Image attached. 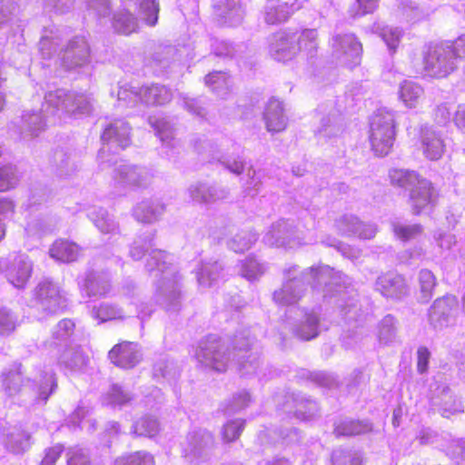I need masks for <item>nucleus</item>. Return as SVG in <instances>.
Masks as SVG:
<instances>
[{
	"label": "nucleus",
	"mask_w": 465,
	"mask_h": 465,
	"mask_svg": "<svg viewBox=\"0 0 465 465\" xmlns=\"http://www.w3.org/2000/svg\"><path fill=\"white\" fill-rule=\"evenodd\" d=\"M316 379L319 381V383L322 386H330L331 382L329 381V378L326 377L324 373H319L316 375Z\"/></svg>",
	"instance_id": "nucleus-59"
},
{
	"label": "nucleus",
	"mask_w": 465,
	"mask_h": 465,
	"mask_svg": "<svg viewBox=\"0 0 465 465\" xmlns=\"http://www.w3.org/2000/svg\"><path fill=\"white\" fill-rule=\"evenodd\" d=\"M430 398L431 406L436 408L445 418L463 411L461 402L455 398L450 389L445 384H436Z\"/></svg>",
	"instance_id": "nucleus-10"
},
{
	"label": "nucleus",
	"mask_w": 465,
	"mask_h": 465,
	"mask_svg": "<svg viewBox=\"0 0 465 465\" xmlns=\"http://www.w3.org/2000/svg\"><path fill=\"white\" fill-rule=\"evenodd\" d=\"M114 27L118 33L128 35L136 30V22L130 12L117 14L114 17Z\"/></svg>",
	"instance_id": "nucleus-36"
},
{
	"label": "nucleus",
	"mask_w": 465,
	"mask_h": 465,
	"mask_svg": "<svg viewBox=\"0 0 465 465\" xmlns=\"http://www.w3.org/2000/svg\"><path fill=\"white\" fill-rule=\"evenodd\" d=\"M16 322V317L8 309H0V335H9L15 329Z\"/></svg>",
	"instance_id": "nucleus-43"
},
{
	"label": "nucleus",
	"mask_w": 465,
	"mask_h": 465,
	"mask_svg": "<svg viewBox=\"0 0 465 465\" xmlns=\"http://www.w3.org/2000/svg\"><path fill=\"white\" fill-rule=\"evenodd\" d=\"M119 428H120V425L118 422L116 421H112V422H109L108 423V428L107 430L110 431V430H114L115 433H117L119 431Z\"/></svg>",
	"instance_id": "nucleus-61"
},
{
	"label": "nucleus",
	"mask_w": 465,
	"mask_h": 465,
	"mask_svg": "<svg viewBox=\"0 0 465 465\" xmlns=\"http://www.w3.org/2000/svg\"><path fill=\"white\" fill-rule=\"evenodd\" d=\"M436 437L437 435L435 431H433L430 428H423L417 434V440L422 445L433 442Z\"/></svg>",
	"instance_id": "nucleus-54"
},
{
	"label": "nucleus",
	"mask_w": 465,
	"mask_h": 465,
	"mask_svg": "<svg viewBox=\"0 0 465 465\" xmlns=\"http://www.w3.org/2000/svg\"><path fill=\"white\" fill-rule=\"evenodd\" d=\"M419 282L421 291H432L437 285L436 277L429 270L420 272Z\"/></svg>",
	"instance_id": "nucleus-48"
},
{
	"label": "nucleus",
	"mask_w": 465,
	"mask_h": 465,
	"mask_svg": "<svg viewBox=\"0 0 465 465\" xmlns=\"http://www.w3.org/2000/svg\"><path fill=\"white\" fill-rule=\"evenodd\" d=\"M443 152L444 143L440 137L434 134L425 136L423 140V153L428 159L431 161L438 160L442 156Z\"/></svg>",
	"instance_id": "nucleus-32"
},
{
	"label": "nucleus",
	"mask_w": 465,
	"mask_h": 465,
	"mask_svg": "<svg viewBox=\"0 0 465 465\" xmlns=\"http://www.w3.org/2000/svg\"><path fill=\"white\" fill-rule=\"evenodd\" d=\"M379 340L387 344L391 342L396 336L395 320L391 315H386L379 326Z\"/></svg>",
	"instance_id": "nucleus-38"
},
{
	"label": "nucleus",
	"mask_w": 465,
	"mask_h": 465,
	"mask_svg": "<svg viewBox=\"0 0 465 465\" xmlns=\"http://www.w3.org/2000/svg\"><path fill=\"white\" fill-rule=\"evenodd\" d=\"M119 128L115 124H109L105 127L102 134V140L105 143H110L114 140H118Z\"/></svg>",
	"instance_id": "nucleus-55"
},
{
	"label": "nucleus",
	"mask_w": 465,
	"mask_h": 465,
	"mask_svg": "<svg viewBox=\"0 0 465 465\" xmlns=\"http://www.w3.org/2000/svg\"><path fill=\"white\" fill-rule=\"evenodd\" d=\"M333 465H361L362 457L358 451L337 450L331 455Z\"/></svg>",
	"instance_id": "nucleus-34"
},
{
	"label": "nucleus",
	"mask_w": 465,
	"mask_h": 465,
	"mask_svg": "<svg viewBox=\"0 0 465 465\" xmlns=\"http://www.w3.org/2000/svg\"><path fill=\"white\" fill-rule=\"evenodd\" d=\"M81 254V248L74 242L66 239L55 240L50 249V255L60 262H75Z\"/></svg>",
	"instance_id": "nucleus-17"
},
{
	"label": "nucleus",
	"mask_w": 465,
	"mask_h": 465,
	"mask_svg": "<svg viewBox=\"0 0 465 465\" xmlns=\"http://www.w3.org/2000/svg\"><path fill=\"white\" fill-rule=\"evenodd\" d=\"M1 441L13 453H23L31 446L30 435L18 427H4L1 432Z\"/></svg>",
	"instance_id": "nucleus-13"
},
{
	"label": "nucleus",
	"mask_w": 465,
	"mask_h": 465,
	"mask_svg": "<svg viewBox=\"0 0 465 465\" xmlns=\"http://www.w3.org/2000/svg\"><path fill=\"white\" fill-rule=\"evenodd\" d=\"M252 344L253 338L251 337L249 330H244L234 337L233 358H237V368L242 376L256 374L261 365L259 352L251 349Z\"/></svg>",
	"instance_id": "nucleus-6"
},
{
	"label": "nucleus",
	"mask_w": 465,
	"mask_h": 465,
	"mask_svg": "<svg viewBox=\"0 0 465 465\" xmlns=\"http://www.w3.org/2000/svg\"><path fill=\"white\" fill-rule=\"evenodd\" d=\"M217 74H209L205 76L204 82L207 85H213L216 83Z\"/></svg>",
	"instance_id": "nucleus-60"
},
{
	"label": "nucleus",
	"mask_w": 465,
	"mask_h": 465,
	"mask_svg": "<svg viewBox=\"0 0 465 465\" xmlns=\"http://www.w3.org/2000/svg\"><path fill=\"white\" fill-rule=\"evenodd\" d=\"M15 204L10 198L5 197L0 199V216L6 217L15 213Z\"/></svg>",
	"instance_id": "nucleus-53"
},
{
	"label": "nucleus",
	"mask_w": 465,
	"mask_h": 465,
	"mask_svg": "<svg viewBox=\"0 0 465 465\" xmlns=\"http://www.w3.org/2000/svg\"><path fill=\"white\" fill-rule=\"evenodd\" d=\"M396 140V121L392 113L377 111L371 121L369 141L371 148L378 157L388 155Z\"/></svg>",
	"instance_id": "nucleus-3"
},
{
	"label": "nucleus",
	"mask_w": 465,
	"mask_h": 465,
	"mask_svg": "<svg viewBox=\"0 0 465 465\" xmlns=\"http://www.w3.org/2000/svg\"><path fill=\"white\" fill-rule=\"evenodd\" d=\"M457 299L447 294L437 299L430 309L429 322L436 331H443L456 324Z\"/></svg>",
	"instance_id": "nucleus-7"
},
{
	"label": "nucleus",
	"mask_w": 465,
	"mask_h": 465,
	"mask_svg": "<svg viewBox=\"0 0 465 465\" xmlns=\"http://www.w3.org/2000/svg\"><path fill=\"white\" fill-rule=\"evenodd\" d=\"M421 65L426 75L437 79L446 78L457 69L446 41L426 45L421 53Z\"/></svg>",
	"instance_id": "nucleus-4"
},
{
	"label": "nucleus",
	"mask_w": 465,
	"mask_h": 465,
	"mask_svg": "<svg viewBox=\"0 0 465 465\" xmlns=\"http://www.w3.org/2000/svg\"><path fill=\"white\" fill-rule=\"evenodd\" d=\"M380 0H355L352 11L355 15H364L375 11Z\"/></svg>",
	"instance_id": "nucleus-44"
},
{
	"label": "nucleus",
	"mask_w": 465,
	"mask_h": 465,
	"mask_svg": "<svg viewBox=\"0 0 465 465\" xmlns=\"http://www.w3.org/2000/svg\"><path fill=\"white\" fill-rule=\"evenodd\" d=\"M138 94L140 100L150 106H163L173 99V93L170 88L155 84L142 86Z\"/></svg>",
	"instance_id": "nucleus-15"
},
{
	"label": "nucleus",
	"mask_w": 465,
	"mask_h": 465,
	"mask_svg": "<svg viewBox=\"0 0 465 465\" xmlns=\"http://www.w3.org/2000/svg\"><path fill=\"white\" fill-rule=\"evenodd\" d=\"M294 33L298 53L302 50L312 53L318 49V33L315 29H304Z\"/></svg>",
	"instance_id": "nucleus-29"
},
{
	"label": "nucleus",
	"mask_w": 465,
	"mask_h": 465,
	"mask_svg": "<svg viewBox=\"0 0 465 465\" xmlns=\"http://www.w3.org/2000/svg\"><path fill=\"white\" fill-rule=\"evenodd\" d=\"M293 333L304 341L316 338L320 333V314L315 311L305 312L302 319L294 325Z\"/></svg>",
	"instance_id": "nucleus-18"
},
{
	"label": "nucleus",
	"mask_w": 465,
	"mask_h": 465,
	"mask_svg": "<svg viewBox=\"0 0 465 465\" xmlns=\"http://www.w3.org/2000/svg\"><path fill=\"white\" fill-rule=\"evenodd\" d=\"M258 465H290V464H289V461L287 460L279 459V460H273L272 462L271 461L262 460V461L259 462Z\"/></svg>",
	"instance_id": "nucleus-58"
},
{
	"label": "nucleus",
	"mask_w": 465,
	"mask_h": 465,
	"mask_svg": "<svg viewBox=\"0 0 465 465\" xmlns=\"http://www.w3.org/2000/svg\"><path fill=\"white\" fill-rule=\"evenodd\" d=\"M274 302L282 306H289L296 303L300 297L297 292H273Z\"/></svg>",
	"instance_id": "nucleus-50"
},
{
	"label": "nucleus",
	"mask_w": 465,
	"mask_h": 465,
	"mask_svg": "<svg viewBox=\"0 0 465 465\" xmlns=\"http://www.w3.org/2000/svg\"><path fill=\"white\" fill-rule=\"evenodd\" d=\"M90 307L93 318L99 320L101 322L122 317V312L119 309L105 302H101L98 304L94 303Z\"/></svg>",
	"instance_id": "nucleus-31"
},
{
	"label": "nucleus",
	"mask_w": 465,
	"mask_h": 465,
	"mask_svg": "<svg viewBox=\"0 0 465 465\" xmlns=\"http://www.w3.org/2000/svg\"><path fill=\"white\" fill-rule=\"evenodd\" d=\"M454 121L458 127L465 128V105H461L458 108Z\"/></svg>",
	"instance_id": "nucleus-57"
},
{
	"label": "nucleus",
	"mask_w": 465,
	"mask_h": 465,
	"mask_svg": "<svg viewBox=\"0 0 465 465\" xmlns=\"http://www.w3.org/2000/svg\"><path fill=\"white\" fill-rule=\"evenodd\" d=\"M371 430V424L367 421L345 420L336 425L334 432L337 436H354Z\"/></svg>",
	"instance_id": "nucleus-24"
},
{
	"label": "nucleus",
	"mask_w": 465,
	"mask_h": 465,
	"mask_svg": "<svg viewBox=\"0 0 465 465\" xmlns=\"http://www.w3.org/2000/svg\"><path fill=\"white\" fill-rule=\"evenodd\" d=\"M422 94V87L409 80L403 81L399 90L400 99L410 108L415 107L418 104Z\"/></svg>",
	"instance_id": "nucleus-23"
},
{
	"label": "nucleus",
	"mask_w": 465,
	"mask_h": 465,
	"mask_svg": "<svg viewBox=\"0 0 465 465\" xmlns=\"http://www.w3.org/2000/svg\"><path fill=\"white\" fill-rule=\"evenodd\" d=\"M35 295V304L37 310H42L45 312L53 314L61 312L66 308V300L60 294V292H34Z\"/></svg>",
	"instance_id": "nucleus-19"
},
{
	"label": "nucleus",
	"mask_w": 465,
	"mask_h": 465,
	"mask_svg": "<svg viewBox=\"0 0 465 465\" xmlns=\"http://www.w3.org/2000/svg\"><path fill=\"white\" fill-rule=\"evenodd\" d=\"M454 60L465 59V35H461L452 41H446Z\"/></svg>",
	"instance_id": "nucleus-46"
},
{
	"label": "nucleus",
	"mask_w": 465,
	"mask_h": 465,
	"mask_svg": "<svg viewBox=\"0 0 465 465\" xmlns=\"http://www.w3.org/2000/svg\"><path fill=\"white\" fill-rule=\"evenodd\" d=\"M114 465H154L153 457L146 451H136L115 460Z\"/></svg>",
	"instance_id": "nucleus-35"
},
{
	"label": "nucleus",
	"mask_w": 465,
	"mask_h": 465,
	"mask_svg": "<svg viewBox=\"0 0 465 465\" xmlns=\"http://www.w3.org/2000/svg\"><path fill=\"white\" fill-rule=\"evenodd\" d=\"M342 311H345V315L349 314L350 312H351V307L349 306L348 308H344L342 309Z\"/></svg>",
	"instance_id": "nucleus-64"
},
{
	"label": "nucleus",
	"mask_w": 465,
	"mask_h": 465,
	"mask_svg": "<svg viewBox=\"0 0 465 465\" xmlns=\"http://www.w3.org/2000/svg\"><path fill=\"white\" fill-rule=\"evenodd\" d=\"M383 40L386 45L393 51L399 46L401 42V33L397 30H385L382 34Z\"/></svg>",
	"instance_id": "nucleus-51"
},
{
	"label": "nucleus",
	"mask_w": 465,
	"mask_h": 465,
	"mask_svg": "<svg viewBox=\"0 0 465 465\" xmlns=\"http://www.w3.org/2000/svg\"><path fill=\"white\" fill-rule=\"evenodd\" d=\"M232 171L235 173H242V171H243V165L242 164H240V165H237L235 169H232Z\"/></svg>",
	"instance_id": "nucleus-62"
},
{
	"label": "nucleus",
	"mask_w": 465,
	"mask_h": 465,
	"mask_svg": "<svg viewBox=\"0 0 465 465\" xmlns=\"http://www.w3.org/2000/svg\"><path fill=\"white\" fill-rule=\"evenodd\" d=\"M195 358L205 367L220 372L226 371L231 362L228 347L214 334L208 335L199 342Z\"/></svg>",
	"instance_id": "nucleus-5"
},
{
	"label": "nucleus",
	"mask_w": 465,
	"mask_h": 465,
	"mask_svg": "<svg viewBox=\"0 0 465 465\" xmlns=\"http://www.w3.org/2000/svg\"><path fill=\"white\" fill-rule=\"evenodd\" d=\"M305 411L301 408L297 409L295 411V416L297 419L302 420H311L318 411L317 403L313 401L308 400L306 401Z\"/></svg>",
	"instance_id": "nucleus-49"
},
{
	"label": "nucleus",
	"mask_w": 465,
	"mask_h": 465,
	"mask_svg": "<svg viewBox=\"0 0 465 465\" xmlns=\"http://www.w3.org/2000/svg\"><path fill=\"white\" fill-rule=\"evenodd\" d=\"M245 421L242 420H233L228 421L223 430V439L224 441L231 442L238 439L244 428Z\"/></svg>",
	"instance_id": "nucleus-42"
},
{
	"label": "nucleus",
	"mask_w": 465,
	"mask_h": 465,
	"mask_svg": "<svg viewBox=\"0 0 465 465\" xmlns=\"http://www.w3.org/2000/svg\"><path fill=\"white\" fill-rule=\"evenodd\" d=\"M164 211V205L160 203L143 201L134 207V216L140 223H151L157 221Z\"/></svg>",
	"instance_id": "nucleus-21"
},
{
	"label": "nucleus",
	"mask_w": 465,
	"mask_h": 465,
	"mask_svg": "<svg viewBox=\"0 0 465 465\" xmlns=\"http://www.w3.org/2000/svg\"><path fill=\"white\" fill-rule=\"evenodd\" d=\"M263 273L264 268L254 255L246 257L241 263V275L250 282L258 280Z\"/></svg>",
	"instance_id": "nucleus-30"
},
{
	"label": "nucleus",
	"mask_w": 465,
	"mask_h": 465,
	"mask_svg": "<svg viewBox=\"0 0 465 465\" xmlns=\"http://www.w3.org/2000/svg\"><path fill=\"white\" fill-rule=\"evenodd\" d=\"M32 262L28 256L17 253L8 271V281L17 289H23L26 286L31 278Z\"/></svg>",
	"instance_id": "nucleus-14"
},
{
	"label": "nucleus",
	"mask_w": 465,
	"mask_h": 465,
	"mask_svg": "<svg viewBox=\"0 0 465 465\" xmlns=\"http://www.w3.org/2000/svg\"><path fill=\"white\" fill-rule=\"evenodd\" d=\"M18 182L15 166L12 164L0 165V192H7L15 188Z\"/></svg>",
	"instance_id": "nucleus-33"
},
{
	"label": "nucleus",
	"mask_w": 465,
	"mask_h": 465,
	"mask_svg": "<svg viewBox=\"0 0 465 465\" xmlns=\"http://www.w3.org/2000/svg\"><path fill=\"white\" fill-rule=\"evenodd\" d=\"M461 309H462L463 312H465V293L462 295V298H461Z\"/></svg>",
	"instance_id": "nucleus-63"
},
{
	"label": "nucleus",
	"mask_w": 465,
	"mask_h": 465,
	"mask_svg": "<svg viewBox=\"0 0 465 465\" xmlns=\"http://www.w3.org/2000/svg\"><path fill=\"white\" fill-rule=\"evenodd\" d=\"M250 401L251 396L249 392L242 391L232 396V400L226 404L223 411L226 414L234 413L247 407Z\"/></svg>",
	"instance_id": "nucleus-40"
},
{
	"label": "nucleus",
	"mask_w": 465,
	"mask_h": 465,
	"mask_svg": "<svg viewBox=\"0 0 465 465\" xmlns=\"http://www.w3.org/2000/svg\"><path fill=\"white\" fill-rule=\"evenodd\" d=\"M159 431L158 420L151 416L142 417L135 421L132 427V433L136 436H143L152 438Z\"/></svg>",
	"instance_id": "nucleus-28"
},
{
	"label": "nucleus",
	"mask_w": 465,
	"mask_h": 465,
	"mask_svg": "<svg viewBox=\"0 0 465 465\" xmlns=\"http://www.w3.org/2000/svg\"><path fill=\"white\" fill-rule=\"evenodd\" d=\"M213 447V437L205 430H196L188 433L183 443V452L192 461L207 457Z\"/></svg>",
	"instance_id": "nucleus-8"
},
{
	"label": "nucleus",
	"mask_w": 465,
	"mask_h": 465,
	"mask_svg": "<svg viewBox=\"0 0 465 465\" xmlns=\"http://www.w3.org/2000/svg\"><path fill=\"white\" fill-rule=\"evenodd\" d=\"M68 465H92L90 453L86 449L74 447L67 452Z\"/></svg>",
	"instance_id": "nucleus-41"
},
{
	"label": "nucleus",
	"mask_w": 465,
	"mask_h": 465,
	"mask_svg": "<svg viewBox=\"0 0 465 465\" xmlns=\"http://www.w3.org/2000/svg\"><path fill=\"white\" fill-rule=\"evenodd\" d=\"M74 322L70 319L60 321L57 324L56 331L54 332V337L45 342V347L55 351L54 356H57L62 348L66 346L68 339L74 333Z\"/></svg>",
	"instance_id": "nucleus-20"
},
{
	"label": "nucleus",
	"mask_w": 465,
	"mask_h": 465,
	"mask_svg": "<svg viewBox=\"0 0 465 465\" xmlns=\"http://www.w3.org/2000/svg\"><path fill=\"white\" fill-rule=\"evenodd\" d=\"M269 51L271 55L279 62L292 59L298 54L295 33L285 30L273 34L270 41Z\"/></svg>",
	"instance_id": "nucleus-9"
},
{
	"label": "nucleus",
	"mask_w": 465,
	"mask_h": 465,
	"mask_svg": "<svg viewBox=\"0 0 465 465\" xmlns=\"http://www.w3.org/2000/svg\"><path fill=\"white\" fill-rule=\"evenodd\" d=\"M430 353L426 347H420L417 351V369L420 373H424L428 369Z\"/></svg>",
	"instance_id": "nucleus-52"
},
{
	"label": "nucleus",
	"mask_w": 465,
	"mask_h": 465,
	"mask_svg": "<svg viewBox=\"0 0 465 465\" xmlns=\"http://www.w3.org/2000/svg\"><path fill=\"white\" fill-rule=\"evenodd\" d=\"M264 120L269 132H282L287 126L282 103L278 99H271L264 111Z\"/></svg>",
	"instance_id": "nucleus-16"
},
{
	"label": "nucleus",
	"mask_w": 465,
	"mask_h": 465,
	"mask_svg": "<svg viewBox=\"0 0 465 465\" xmlns=\"http://www.w3.org/2000/svg\"><path fill=\"white\" fill-rule=\"evenodd\" d=\"M395 238L401 242H407L419 239L424 232L421 223L396 224L392 228Z\"/></svg>",
	"instance_id": "nucleus-25"
},
{
	"label": "nucleus",
	"mask_w": 465,
	"mask_h": 465,
	"mask_svg": "<svg viewBox=\"0 0 465 465\" xmlns=\"http://www.w3.org/2000/svg\"><path fill=\"white\" fill-rule=\"evenodd\" d=\"M63 451L64 446L61 444H56L45 450V456L40 465H54Z\"/></svg>",
	"instance_id": "nucleus-47"
},
{
	"label": "nucleus",
	"mask_w": 465,
	"mask_h": 465,
	"mask_svg": "<svg viewBox=\"0 0 465 465\" xmlns=\"http://www.w3.org/2000/svg\"><path fill=\"white\" fill-rule=\"evenodd\" d=\"M279 434L280 437L288 443L297 442L300 439L298 430L293 428L281 430Z\"/></svg>",
	"instance_id": "nucleus-56"
},
{
	"label": "nucleus",
	"mask_w": 465,
	"mask_h": 465,
	"mask_svg": "<svg viewBox=\"0 0 465 465\" xmlns=\"http://www.w3.org/2000/svg\"><path fill=\"white\" fill-rule=\"evenodd\" d=\"M63 352L57 357V363L71 371L83 368L87 358L79 347H64Z\"/></svg>",
	"instance_id": "nucleus-22"
},
{
	"label": "nucleus",
	"mask_w": 465,
	"mask_h": 465,
	"mask_svg": "<svg viewBox=\"0 0 465 465\" xmlns=\"http://www.w3.org/2000/svg\"><path fill=\"white\" fill-rule=\"evenodd\" d=\"M388 176L391 185L408 191L407 203L413 215L433 208L437 193L430 180L416 171L399 168L390 170Z\"/></svg>",
	"instance_id": "nucleus-2"
},
{
	"label": "nucleus",
	"mask_w": 465,
	"mask_h": 465,
	"mask_svg": "<svg viewBox=\"0 0 465 465\" xmlns=\"http://www.w3.org/2000/svg\"><path fill=\"white\" fill-rule=\"evenodd\" d=\"M2 389L6 396L29 395L36 403H45L57 387L52 371H40L34 379L24 377L21 363H14L1 374Z\"/></svg>",
	"instance_id": "nucleus-1"
},
{
	"label": "nucleus",
	"mask_w": 465,
	"mask_h": 465,
	"mask_svg": "<svg viewBox=\"0 0 465 465\" xmlns=\"http://www.w3.org/2000/svg\"><path fill=\"white\" fill-rule=\"evenodd\" d=\"M153 374L155 378L174 379L177 370L173 362L165 358H161L154 363Z\"/></svg>",
	"instance_id": "nucleus-39"
},
{
	"label": "nucleus",
	"mask_w": 465,
	"mask_h": 465,
	"mask_svg": "<svg viewBox=\"0 0 465 465\" xmlns=\"http://www.w3.org/2000/svg\"><path fill=\"white\" fill-rule=\"evenodd\" d=\"M332 48L344 54L348 61L357 64L362 54V45L352 34L338 35L332 38Z\"/></svg>",
	"instance_id": "nucleus-12"
},
{
	"label": "nucleus",
	"mask_w": 465,
	"mask_h": 465,
	"mask_svg": "<svg viewBox=\"0 0 465 465\" xmlns=\"http://www.w3.org/2000/svg\"><path fill=\"white\" fill-rule=\"evenodd\" d=\"M180 292H161V297L159 298L161 301L162 306L167 311H176L180 307Z\"/></svg>",
	"instance_id": "nucleus-45"
},
{
	"label": "nucleus",
	"mask_w": 465,
	"mask_h": 465,
	"mask_svg": "<svg viewBox=\"0 0 465 465\" xmlns=\"http://www.w3.org/2000/svg\"><path fill=\"white\" fill-rule=\"evenodd\" d=\"M130 392L117 384L112 385L106 396V403L112 406H124L132 401Z\"/></svg>",
	"instance_id": "nucleus-37"
},
{
	"label": "nucleus",
	"mask_w": 465,
	"mask_h": 465,
	"mask_svg": "<svg viewBox=\"0 0 465 465\" xmlns=\"http://www.w3.org/2000/svg\"><path fill=\"white\" fill-rule=\"evenodd\" d=\"M294 13L292 4L282 3L270 7L265 13V21L270 25L286 22Z\"/></svg>",
	"instance_id": "nucleus-26"
},
{
	"label": "nucleus",
	"mask_w": 465,
	"mask_h": 465,
	"mask_svg": "<svg viewBox=\"0 0 465 465\" xmlns=\"http://www.w3.org/2000/svg\"><path fill=\"white\" fill-rule=\"evenodd\" d=\"M108 358L115 366L131 369L139 363L142 353L137 343L123 341L111 349L108 352Z\"/></svg>",
	"instance_id": "nucleus-11"
},
{
	"label": "nucleus",
	"mask_w": 465,
	"mask_h": 465,
	"mask_svg": "<svg viewBox=\"0 0 465 465\" xmlns=\"http://www.w3.org/2000/svg\"><path fill=\"white\" fill-rule=\"evenodd\" d=\"M309 281L313 282H330L337 276L335 270L323 263H318L312 265L306 270L305 272Z\"/></svg>",
	"instance_id": "nucleus-27"
}]
</instances>
